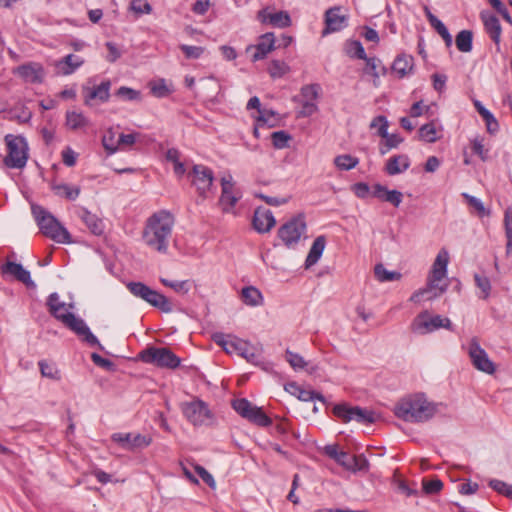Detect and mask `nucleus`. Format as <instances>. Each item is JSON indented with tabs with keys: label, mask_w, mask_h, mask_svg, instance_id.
Listing matches in <instances>:
<instances>
[{
	"label": "nucleus",
	"mask_w": 512,
	"mask_h": 512,
	"mask_svg": "<svg viewBox=\"0 0 512 512\" xmlns=\"http://www.w3.org/2000/svg\"><path fill=\"white\" fill-rule=\"evenodd\" d=\"M140 359L160 368L175 369L180 365V358L165 347H149L140 353Z\"/></svg>",
	"instance_id": "9"
},
{
	"label": "nucleus",
	"mask_w": 512,
	"mask_h": 512,
	"mask_svg": "<svg viewBox=\"0 0 512 512\" xmlns=\"http://www.w3.org/2000/svg\"><path fill=\"white\" fill-rule=\"evenodd\" d=\"M51 188L57 196L64 197L68 200H75L80 194V187L71 186L66 183H54Z\"/></svg>",
	"instance_id": "38"
},
{
	"label": "nucleus",
	"mask_w": 512,
	"mask_h": 512,
	"mask_svg": "<svg viewBox=\"0 0 512 512\" xmlns=\"http://www.w3.org/2000/svg\"><path fill=\"white\" fill-rule=\"evenodd\" d=\"M370 128H377L379 136H386V130L388 129V121L386 117H375L370 123Z\"/></svg>",
	"instance_id": "61"
},
{
	"label": "nucleus",
	"mask_w": 512,
	"mask_h": 512,
	"mask_svg": "<svg viewBox=\"0 0 512 512\" xmlns=\"http://www.w3.org/2000/svg\"><path fill=\"white\" fill-rule=\"evenodd\" d=\"M150 89L153 96L157 98H165L173 92V89L167 85L164 79L150 83Z\"/></svg>",
	"instance_id": "44"
},
{
	"label": "nucleus",
	"mask_w": 512,
	"mask_h": 512,
	"mask_svg": "<svg viewBox=\"0 0 512 512\" xmlns=\"http://www.w3.org/2000/svg\"><path fill=\"white\" fill-rule=\"evenodd\" d=\"M374 274L380 282L396 281L401 279L399 272L388 271L382 264H377L374 268Z\"/></svg>",
	"instance_id": "42"
},
{
	"label": "nucleus",
	"mask_w": 512,
	"mask_h": 512,
	"mask_svg": "<svg viewBox=\"0 0 512 512\" xmlns=\"http://www.w3.org/2000/svg\"><path fill=\"white\" fill-rule=\"evenodd\" d=\"M506 256L512 255V207L505 213Z\"/></svg>",
	"instance_id": "47"
},
{
	"label": "nucleus",
	"mask_w": 512,
	"mask_h": 512,
	"mask_svg": "<svg viewBox=\"0 0 512 512\" xmlns=\"http://www.w3.org/2000/svg\"><path fill=\"white\" fill-rule=\"evenodd\" d=\"M276 224L273 213L263 207H258L254 211L252 218L253 228L261 234L268 233Z\"/></svg>",
	"instance_id": "22"
},
{
	"label": "nucleus",
	"mask_w": 512,
	"mask_h": 512,
	"mask_svg": "<svg viewBox=\"0 0 512 512\" xmlns=\"http://www.w3.org/2000/svg\"><path fill=\"white\" fill-rule=\"evenodd\" d=\"M448 263L449 253L447 250L441 249L434 260L426 286L411 295V302L420 303L423 300H432L446 292L448 284L445 282V278Z\"/></svg>",
	"instance_id": "2"
},
{
	"label": "nucleus",
	"mask_w": 512,
	"mask_h": 512,
	"mask_svg": "<svg viewBox=\"0 0 512 512\" xmlns=\"http://www.w3.org/2000/svg\"><path fill=\"white\" fill-rule=\"evenodd\" d=\"M212 339L228 354H237L253 364L259 360L258 349L248 341L223 333H215Z\"/></svg>",
	"instance_id": "5"
},
{
	"label": "nucleus",
	"mask_w": 512,
	"mask_h": 512,
	"mask_svg": "<svg viewBox=\"0 0 512 512\" xmlns=\"http://www.w3.org/2000/svg\"><path fill=\"white\" fill-rule=\"evenodd\" d=\"M130 9L137 15L150 14L152 6L146 0H132Z\"/></svg>",
	"instance_id": "56"
},
{
	"label": "nucleus",
	"mask_w": 512,
	"mask_h": 512,
	"mask_svg": "<svg viewBox=\"0 0 512 512\" xmlns=\"http://www.w3.org/2000/svg\"><path fill=\"white\" fill-rule=\"evenodd\" d=\"M373 196L382 200L391 203L395 207H398L402 202V193L398 190H388L385 186L381 184H376L373 187Z\"/></svg>",
	"instance_id": "29"
},
{
	"label": "nucleus",
	"mask_w": 512,
	"mask_h": 512,
	"mask_svg": "<svg viewBox=\"0 0 512 512\" xmlns=\"http://www.w3.org/2000/svg\"><path fill=\"white\" fill-rule=\"evenodd\" d=\"M336 462L347 470L353 469L355 466V457L347 452L341 451Z\"/></svg>",
	"instance_id": "60"
},
{
	"label": "nucleus",
	"mask_w": 512,
	"mask_h": 512,
	"mask_svg": "<svg viewBox=\"0 0 512 512\" xmlns=\"http://www.w3.org/2000/svg\"><path fill=\"white\" fill-rule=\"evenodd\" d=\"M346 53L352 58L366 59L364 47L359 41H351L346 46Z\"/></svg>",
	"instance_id": "51"
},
{
	"label": "nucleus",
	"mask_w": 512,
	"mask_h": 512,
	"mask_svg": "<svg viewBox=\"0 0 512 512\" xmlns=\"http://www.w3.org/2000/svg\"><path fill=\"white\" fill-rule=\"evenodd\" d=\"M116 95L128 101L140 100V92L126 86L120 87Z\"/></svg>",
	"instance_id": "59"
},
{
	"label": "nucleus",
	"mask_w": 512,
	"mask_h": 512,
	"mask_svg": "<svg viewBox=\"0 0 512 512\" xmlns=\"http://www.w3.org/2000/svg\"><path fill=\"white\" fill-rule=\"evenodd\" d=\"M84 63V60L74 54H68L62 59L58 60L55 64L57 72L61 75L67 76L73 74Z\"/></svg>",
	"instance_id": "26"
},
{
	"label": "nucleus",
	"mask_w": 512,
	"mask_h": 512,
	"mask_svg": "<svg viewBox=\"0 0 512 512\" xmlns=\"http://www.w3.org/2000/svg\"><path fill=\"white\" fill-rule=\"evenodd\" d=\"M438 405L429 402L424 395L416 394L400 400L395 406V415L406 422H425L438 411Z\"/></svg>",
	"instance_id": "3"
},
{
	"label": "nucleus",
	"mask_w": 512,
	"mask_h": 512,
	"mask_svg": "<svg viewBox=\"0 0 512 512\" xmlns=\"http://www.w3.org/2000/svg\"><path fill=\"white\" fill-rule=\"evenodd\" d=\"M472 150L481 158L482 161H486L488 159V150L485 149L482 139L475 138L472 141Z\"/></svg>",
	"instance_id": "62"
},
{
	"label": "nucleus",
	"mask_w": 512,
	"mask_h": 512,
	"mask_svg": "<svg viewBox=\"0 0 512 512\" xmlns=\"http://www.w3.org/2000/svg\"><path fill=\"white\" fill-rule=\"evenodd\" d=\"M419 138L428 143L436 142L439 139L436 124L430 122L422 125L419 129Z\"/></svg>",
	"instance_id": "41"
},
{
	"label": "nucleus",
	"mask_w": 512,
	"mask_h": 512,
	"mask_svg": "<svg viewBox=\"0 0 512 512\" xmlns=\"http://www.w3.org/2000/svg\"><path fill=\"white\" fill-rule=\"evenodd\" d=\"M473 34L470 30L460 31L455 39L456 47L460 52L468 53L472 50Z\"/></svg>",
	"instance_id": "40"
},
{
	"label": "nucleus",
	"mask_w": 512,
	"mask_h": 512,
	"mask_svg": "<svg viewBox=\"0 0 512 512\" xmlns=\"http://www.w3.org/2000/svg\"><path fill=\"white\" fill-rule=\"evenodd\" d=\"M232 407L241 417L258 426L267 427L272 423L271 419L260 407L253 405L245 398L234 400L232 402Z\"/></svg>",
	"instance_id": "10"
},
{
	"label": "nucleus",
	"mask_w": 512,
	"mask_h": 512,
	"mask_svg": "<svg viewBox=\"0 0 512 512\" xmlns=\"http://www.w3.org/2000/svg\"><path fill=\"white\" fill-rule=\"evenodd\" d=\"M175 224V218L167 210L154 212L145 221L142 240L146 246L159 253H166Z\"/></svg>",
	"instance_id": "1"
},
{
	"label": "nucleus",
	"mask_w": 512,
	"mask_h": 512,
	"mask_svg": "<svg viewBox=\"0 0 512 512\" xmlns=\"http://www.w3.org/2000/svg\"><path fill=\"white\" fill-rule=\"evenodd\" d=\"M180 49L188 59H198L204 53V48L200 46L182 44L180 45Z\"/></svg>",
	"instance_id": "57"
},
{
	"label": "nucleus",
	"mask_w": 512,
	"mask_h": 512,
	"mask_svg": "<svg viewBox=\"0 0 512 512\" xmlns=\"http://www.w3.org/2000/svg\"><path fill=\"white\" fill-rule=\"evenodd\" d=\"M320 86L318 84L305 85L301 88L303 101L316 102L319 97Z\"/></svg>",
	"instance_id": "53"
},
{
	"label": "nucleus",
	"mask_w": 512,
	"mask_h": 512,
	"mask_svg": "<svg viewBox=\"0 0 512 512\" xmlns=\"http://www.w3.org/2000/svg\"><path fill=\"white\" fill-rule=\"evenodd\" d=\"M31 212L43 235L56 243L69 244L72 242L68 230L44 207L32 204Z\"/></svg>",
	"instance_id": "4"
},
{
	"label": "nucleus",
	"mask_w": 512,
	"mask_h": 512,
	"mask_svg": "<svg viewBox=\"0 0 512 512\" xmlns=\"http://www.w3.org/2000/svg\"><path fill=\"white\" fill-rule=\"evenodd\" d=\"M89 125L88 118L79 111L66 112V126L71 130H79Z\"/></svg>",
	"instance_id": "34"
},
{
	"label": "nucleus",
	"mask_w": 512,
	"mask_h": 512,
	"mask_svg": "<svg viewBox=\"0 0 512 512\" xmlns=\"http://www.w3.org/2000/svg\"><path fill=\"white\" fill-rule=\"evenodd\" d=\"M80 218L94 235L99 236L104 233L105 225L103 220L97 215L92 214L85 208H82L80 212Z\"/></svg>",
	"instance_id": "30"
},
{
	"label": "nucleus",
	"mask_w": 512,
	"mask_h": 512,
	"mask_svg": "<svg viewBox=\"0 0 512 512\" xmlns=\"http://www.w3.org/2000/svg\"><path fill=\"white\" fill-rule=\"evenodd\" d=\"M285 359L294 370L306 369L310 374L316 371V366L308 368L309 363L300 354L294 353L289 349L285 351Z\"/></svg>",
	"instance_id": "33"
},
{
	"label": "nucleus",
	"mask_w": 512,
	"mask_h": 512,
	"mask_svg": "<svg viewBox=\"0 0 512 512\" xmlns=\"http://www.w3.org/2000/svg\"><path fill=\"white\" fill-rule=\"evenodd\" d=\"M112 440L117 442L123 449L135 451L148 447L152 443L150 435L133 434V433H115Z\"/></svg>",
	"instance_id": "17"
},
{
	"label": "nucleus",
	"mask_w": 512,
	"mask_h": 512,
	"mask_svg": "<svg viewBox=\"0 0 512 512\" xmlns=\"http://www.w3.org/2000/svg\"><path fill=\"white\" fill-rule=\"evenodd\" d=\"M241 298L249 306L261 305L263 301L261 292L253 286L244 287L241 291Z\"/></svg>",
	"instance_id": "39"
},
{
	"label": "nucleus",
	"mask_w": 512,
	"mask_h": 512,
	"mask_svg": "<svg viewBox=\"0 0 512 512\" xmlns=\"http://www.w3.org/2000/svg\"><path fill=\"white\" fill-rule=\"evenodd\" d=\"M160 282L166 286L174 290L176 293L185 295L190 290V282L189 280L182 281H171L166 278H160Z\"/></svg>",
	"instance_id": "46"
},
{
	"label": "nucleus",
	"mask_w": 512,
	"mask_h": 512,
	"mask_svg": "<svg viewBox=\"0 0 512 512\" xmlns=\"http://www.w3.org/2000/svg\"><path fill=\"white\" fill-rule=\"evenodd\" d=\"M482 118L485 121L486 129L490 134H495L498 132L499 123L490 111L487 114H485Z\"/></svg>",
	"instance_id": "64"
},
{
	"label": "nucleus",
	"mask_w": 512,
	"mask_h": 512,
	"mask_svg": "<svg viewBox=\"0 0 512 512\" xmlns=\"http://www.w3.org/2000/svg\"><path fill=\"white\" fill-rule=\"evenodd\" d=\"M271 140L276 149H283L288 147L291 136L283 130L275 131L271 134Z\"/></svg>",
	"instance_id": "50"
},
{
	"label": "nucleus",
	"mask_w": 512,
	"mask_h": 512,
	"mask_svg": "<svg viewBox=\"0 0 512 512\" xmlns=\"http://www.w3.org/2000/svg\"><path fill=\"white\" fill-rule=\"evenodd\" d=\"M110 88L111 82L109 80H105L93 87L84 86L82 89L84 104L92 106V101L94 100H98L101 103L107 102L110 98Z\"/></svg>",
	"instance_id": "19"
},
{
	"label": "nucleus",
	"mask_w": 512,
	"mask_h": 512,
	"mask_svg": "<svg viewBox=\"0 0 512 512\" xmlns=\"http://www.w3.org/2000/svg\"><path fill=\"white\" fill-rule=\"evenodd\" d=\"M5 141L8 152L4 158L5 165L17 169L25 167L28 160V145L25 139L9 134L5 137Z\"/></svg>",
	"instance_id": "7"
},
{
	"label": "nucleus",
	"mask_w": 512,
	"mask_h": 512,
	"mask_svg": "<svg viewBox=\"0 0 512 512\" xmlns=\"http://www.w3.org/2000/svg\"><path fill=\"white\" fill-rule=\"evenodd\" d=\"M411 331L415 334L425 335L437 329L445 328L453 330L452 323L449 318L440 315L430 316L428 311L418 314L411 323Z\"/></svg>",
	"instance_id": "8"
},
{
	"label": "nucleus",
	"mask_w": 512,
	"mask_h": 512,
	"mask_svg": "<svg viewBox=\"0 0 512 512\" xmlns=\"http://www.w3.org/2000/svg\"><path fill=\"white\" fill-rule=\"evenodd\" d=\"M61 322L79 337H82V339L90 346H99L101 348L100 342L90 331L83 319L76 317L71 312H66V316L62 317Z\"/></svg>",
	"instance_id": "15"
},
{
	"label": "nucleus",
	"mask_w": 512,
	"mask_h": 512,
	"mask_svg": "<svg viewBox=\"0 0 512 512\" xmlns=\"http://www.w3.org/2000/svg\"><path fill=\"white\" fill-rule=\"evenodd\" d=\"M474 280L476 286L481 290L482 295L480 297L483 299L488 298L491 290L490 280L486 276H481L479 274H475Z\"/></svg>",
	"instance_id": "55"
},
{
	"label": "nucleus",
	"mask_w": 512,
	"mask_h": 512,
	"mask_svg": "<svg viewBox=\"0 0 512 512\" xmlns=\"http://www.w3.org/2000/svg\"><path fill=\"white\" fill-rule=\"evenodd\" d=\"M285 390L291 395L296 396L301 401H314L319 400L325 402L324 396L312 390H305L295 382L285 385Z\"/></svg>",
	"instance_id": "28"
},
{
	"label": "nucleus",
	"mask_w": 512,
	"mask_h": 512,
	"mask_svg": "<svg viewBox=\"0 0 512 512\" xmlns=\"http://www.w3.org/2000/svg\"><path fill=\"white\" fill-rule=\"evenodd\" d=\"M221 187L222 191L219 203L222 206L223 212L230 213L238 200L242 197V193L240 189L236 187L231 175L221 179Z\"/></svg>",
	"instance_id": "16"
},
{
	"label": "nucleus",
	"mask_w": 512,
	"mask_h": 512,
	"mask_svg": "<svg viewBox=\"0 0 512 512\" xmlns=\"http://www.w3.org/2000/svg\"><path fill=\"white\" fill-rule=\"evenodd\" d=\"M127 289L133 296L144 300L164 313L173 311L171 302L165 295L151 289L142 282H130L127 284Z\"/></svg>",
	"instance_id": "6"
},
{
	"label": "nucleus",
	"mask_w": 512,
	"mask_h": 512,
	"mask_svg": "<svg viewBox=\"0 0 512 512\" xmlns=\"http://www.w3.org/2000/svg\"><path fill=\"white\" fill-rule=\"evenodd\" d=\"M257 19L262 23H269L278 28H285L291 24V18L285 11L269 13L266 9H262L258 12Z\"/></svg>",
	"instance_id": "25"
},
{
	"label": "nucleus",
	"mask_w": 512,
	"mask_h": 512,
	"mask_svg": "<svg viewBox=\"0 0 512 512\" xmlns=\"http://www.w3.org/2000/svg\"><path fill=\"white\" fill-rule=\"evenodd\" d=\"M275 49V38L273 33H266L262 35L259 39V42L247 48V52L254 51L252 54V61L256 62L258 60L264 59L268 53Z\"/></svg>",
	"instance_id": "24"
},
{
	"label": "nucleus",
	"mask_w": 512,
	"mask_h": 512,
	"mask_svg": "<svg viewBox=\"0 0 512 512\" xmlns=\"http://www.w3.org/2000/svg\"><path fill=\"white\" fill-rule=\"evenodd\" d=\"M489 486L497 493L512 499V485L502 480L492 479L489 481Z\"/></svg>",
	"instance_id": "48"
},
{
	"label": "nucleus",
	"mask_w": 512,
	"mask_h": 512,
	"mask_svg": "<svg viewBox=\"0 0 512 512\" xmlns=\"http://www.w3.org/2000/svg\"><path fill=\"white\" fill-rule=\"evenodd\" d=\"M306 231V222L303 215L293 217L278 230V237L288 248L294 247Z\"/></svg>",
	"instance_id": "11"
},
{
	"label": "nucleus",
	"mask_w": 512,
	"mask_h": 512,
	"mask_svg": "<svg viewBox=\"0 0 512 512\" xmlns=\"http://www.w3.org/2000/svg\"><path fill=\"white\" fill-rule=\"evenodd\" d=\"M181 411L186 419L195 426L209 424L212 419L211 411L202 400L182 403Z\"/></svg>",
	"instance_id": "13"
},
{
	"label": "nucleus",
	"mask_w": 512,
	"mask_h": 512,
	"mask_svg": "<svg viewBox=\"0 0 512 512\" xmlns=\"http://www.w3.org/2000/svg\"><path fill=\"white\" fill-rule=\"evenodd\" d=\"M381 137L385 138L384 146L380 147V153L382 155L386 154L392 148L398 147V145L403 142V138L401 136H399L397 134H389L387 130H386V136H381Z\"/></svg>",
	"instance_id": "49"
},
{
	"label": "nucleus",
	"mask_w": 512,
	"mask_h": 512,
	"mask_svg": "<svg viewBox=\"0 0 512 512\" xmlns=\"http://www.w3.org/2000/svg\"><path fill=\"white\" fill-rule=\"evenodd\" d=\"M366 61L365 73L374 77V85L377 86V81L380 75L386 73V68L382 64L381 60L376 57H370L364 59Z\"/></svg>",
	"instance_id": "35"
},
{
	"label": "nucleus",
	"mask_w": 512,
	"mask_h": 512,
	"mask_svg": "<svg viewBox=\"0 0 512 512\" xmlns=\"http://www.w3.org/2000/svg\"><path fill=\"white\" fill-rule=\"evenodd\" d=\"M39 368L43 377H47L53 380L60 379V372L54 365L49 364L45 361H40Z\"/></svg>",
	"instance_id": "54"
},
{
	"label": "nucleus",
	"mask_w": 512,
	"mask_h": 512,
	"mask_svg": "<svg viewBox=\"0 0 512 512\" xmlns=\"http://www.w3.org/2000/svg\"><path fill=\"white\" fill-rule=\"evenodd\" d=\"M468 355L473 366L486 374H493L496 370L494 363L489 359L486 351L480 346L479 340L473 337L468 344Z\"/></svg>",
	"instance_id": "14"
},
{
	"label": "nucleus",
	"mask_w": 512,
	"mask_h": 512,
	"mask_svg": "<svg viewBox=\"0 0 512 512\" xmlns=\"http://www.w3.org/2000/svg\"><path fill=\"white\" fill-rule=\"evenodd\" d=\"M325 246H326V238H325V236H323V235L318 236L314 240V242L312 243V246H311V248L309 250V253L307 255V258L305 260V267L306 268H309V267L315 265L318 262V260L320 259V257L323 254Z\"/></svg>",
	"instance_id": "32"
},
{
	"label": "nucleus",
	"mask_w": 512,
	"mask_h": 512,
	"mask_svg": "<svg viewBox=\"0 0 512 512\" xmlns=\"http://www.w3.org/2000/svg\"><path fill=\"white\" fill-rule=\"evenodd\" d=\"M2 274L11 275L17 281L25 284L28 288H35L36 285L31 279L30 272L26 270L21 264L7 261L1 267Z\"/></svg>",
	"instance_id": "23"
},
{
	"label": "nucleus",
	"mask_w": 512,
	"mask_h": 512,
	"mask_svg": "<svg viewBox=\"0 0 512 512\" xmlns=\"http://www.w3.org/2000/svg\"><path fill=\"white\" fill-rule=\"evenodd\" d=\"M47 305L50 313L60 321H62V317L66 316V312H68L65 303L60 301L57 293L49 295Z\"/></svg>",
	"instance_id": "36"
},
{
	"label": "nucleus",
	"mask_w": 512,
	"mask_h": 512,
	"mask_svg": "<svg viewBox=\"0 0 512 512\" xmlns=\"http://www.w3.org/2000/svg\"><path fill=\"white\" fill-rule=\"evenodd\" d=\"M422 486H423V492L425 494H429V495L437 494L442 490L443 482L438 478H435L432 480L424 478L422 480Z\"/></svg>",
	"instance_id": "52"
},
{
	"label": "nucleus",
	"mask_w": 512,
	"mask_h": 512,
	"mask_svg": "<svg viewBox=\"0 0 512 512\" xmlns=\"http://www.w3.org/2000/svg\"><path fill=\"white\" fill-rule=\"evenodd\" d=\"M15 73L28 83H41L45 77V71L40 63L30 62L18 66Z\"/></svg>",
	"instance_id": "21"
},
{
	"label": "nucleus",
	"mask_w": 512,
	"mask_h": 512,
	"mask_svg": "<svg viewBox=\"0 0 512 512\" xmlns=\"http://www.w3.org/2000/svg\"><path fill=\"white\" fill-rule=\"evenodd\" d=\"M194 469L196 473L201 477V479L211 488L216 487V482L213 476L202 466L195 465Z\"/></svg>",
	"instance_id": "63"
},
{
	"label": "nucleus",
	"mask_w": 512,
	"mask_h": 512,
	"mask_svg": "<svg viewBox=\"0 0 512 512\" xmlns=\"http://www.w3.org/2000/svg\"><path fill=\"white\" fill-rule=\"evenodd\" d=\"M340 6H334L329 8L325 12V29L322 35L325 36L329 33L337 32L347 26L348 18L346 15H342Z\"/></svg>",
	"instance_id": "20"
},
{
	"label": "nucleus",
	"mask_w": 512,
	"mask_h": 512,
	"mask_svg": "<svg viewBox=\"0 0 512 512\" xmlns=\"http://www.w3.org/2000/svg\"><path fill=\"white\" fill-rule=\"evenodd\" d=\"M189 175L193 176L192 183L196 186L199 194L205 196L212 187L214 179L212 170L204 165H194Z\"/></svg>",
	"instance_id": "18"
},
{
	"label": "nucleus",
	"mask_w": 512,
	"mask_h": 512,
	"mask_svg": "<svg viewBox=\"0 0 512 512\" xmlns=\"http://www.w3.org/2000/svg\"><path fill=\"white\" fill-rule=\"evenodd\" d=\"M290 71V67L282 60H272L268 67V73L273 78H281Z\"/></svg>",
	"instance_id": "43"
},
{
	"label": "nucleus",
	"mask_w": 512,
	"mask_h": 512,
	"mask_svg": "<svg viewBox=\"0 0 512 512\" xmlns=\"http://www.w3.org/2000/svg\"><path fill=\"white\" fill-rule=\"evenodd\" d=\"M414 67V59L410 55L400 54L392 64V71L403 78L410 74Z\"/></svg>",
	"instance_id": "31"
},
{
	"label": "nucleus",
	"mask_w": 512,
	"mask_h": 512,
	"mask_svg": "<svg viewBox=\"0 0 512 512\" xmlns=\"http://www.w3.org/2000/svg\"><path fill=\"white\" fill-rule=\"evenodd\" d=\"M410 167V159L405 154L394 155L390 157L385 165V172L394 176L403 173Z\"/></svg>",
	"instance_id": "27"
},
{
	"label": "nucleus",
	"mask_w": 512,
	"mask_h": 512,
	"mask_svg": "<svg viewBox=\"0 0 512 512\" xmlns=\"http://www.w3.org/2000/svg\"><path fill=\"white\" fill-rule=\"evenodd\" d=\"M333 414L343 423L355 420L361 424H370L375 421V414L371 410L363 409L358 406L351 407L347 404H337L333 408Z\"/></svg>",
	"instance_id": "12"
},
{
	"label": "nucleus",
	"mask_w": 512,
	"mask_h": 512,
	"mask_svg": "<svg viewBox=\"0 0 512 512\" xmlns=\"http://www.w3.org/2000/svg\"><path fill=\"white\" fill-rule=\"evenodd\" d=\"M359 163L358 158L353 157L349 154L339 155L334 159V164L340 170H351L355 168Z\"/></svg>",
	"instance_id": "45"
},
{
	"label": "nucleus",
	"mask_w": 512,
	"mask_h": 512,
	"mask_svg": "<svg viewBox=\"0 0 512 512\" xmlns=\"http://www.w3.org/2000/svg\"><path fill=\"white\" fill-rule=\"evenodd\" d=\"M484 26L486 31L489 33L491 39L495 43H499L501 35V25L498 18L494 15H482Z\"/></svg>",
	"instance_id": "37"
},
{
	"label": "nucleus",
	"mask_w": 512,
	"mask_h": 512,
	"mask_svg": "<svg viewBox=\"0 0 512 512\" xmlns=\"http://www.w3.org/2000/svg\"><path fill=\"white\" fill-rule=\"evenodd\" d=\"M436 31L437 33L442 37V39L444 40L445 42V45L447 47H451L452 46V43H453V39H452V36L451 34L449 33L448 29L446 28V26L443 24L442 21L438 20L436 23H434L433 25H431Z\"/></svg>",
	"instance_id": "58"
}]
</instances>
